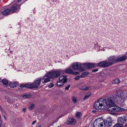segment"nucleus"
Returning a JSON list of instances; mask_svg holds the SVG:
<instances>
[{
    "mask_svg": "<svg viewBox=\"0 0 127 127\" xmlns=\"http://www.w3.org/2000/svg\"><path fill=\"white\" fill-rule=\"evenodd\" d=\"M113 103L109 97L105 98H100L94 104V107L96 109H105L108 105H109Z\"/></svg>",
    "mask_w": 127,
    "mask_h": 127,
    "instance_id": "f257e3e1",
    "label": "nucleus"
},
{
    "mask_svg": "<svg viewBox=\"0 0 127 127\" xmlns=\"http://www.w3.org/2000/svg\"><path fill=\"white\" fill-rule=\"evenodd\" d=\"M127 118L126 116H124L120 117L118 119L117 123L113 127H123V125L126 122Z\"/></svg>",
    "mask_w": 127,
    "mask_h": 127,
    "instance_id": "f03ea898",
    "label": "nucleus"
},
{
    "mask_svg": "<svg viewBox=\"0 0 127 127\" xmlns=\"http://www.w3.org/2000/svg\"><path fill=\"white\" fill-rule=\"evenodd\" d=\"M127 92L123 91L122 93H118L117 92L115 96L114 99L116 101H118L120 100V99H124L127 96L126 94Z\"/></svg>",
    "mask_w": 127,
    "mask_h": 127,
    "instance_id": "7ed1b4c3",
    "label": "nucleus"
},
{
    "mask_svg": "<svg viewBox=\"0 0 127 127\" xmlns=\"http://www.w3.org/2000/svg\"><path fill=\"white\" fill-rule=\"evenodd\" d=\"M72 68L73 70H79L80 71H85L84 69L81 67V65L80 63L79 62L73 63L72 65Z\"/></svg>",
    "mask_w": 127,
    "mask_h": 127,
    "instance_id": "20e7f679",
    "label": "nucleus"
},
{
    "mask_svg": "<svg viewBox=\"0 0 127 127\" xmlns=\"http://www.w3.org/2000/svg\"><path fill=\"white\" fill-rule=\"evenodd\" d=\"M103 121L102 118H98L95 121L94 123V126L95 127H103Z\"/></svg>",
    "mask_w": 127,
    "mask_h": 127,
    "instance_id": "39448f33",
    "label": "nucleus"
},
{
    "mask_svg": "<svg viewBox=\"0 0 127 127\" xmlns=\"http://www.w3.org/2000/svg\"><path fill=\"white\" fill-rule=\"evenodd\" d=\"M20 8V5H19L18 4L15 3L13 4L9 9L11 12L14 13L19 11Z\"/></svg>",
    "mask_w": 127,
    "mask_h": 127,
    "instance_id": "423d86ee",
    "label": "nucleus"
},
{
    "mask_svg": "<svg viewBox=\"0 0 127 127\" xmlns=\"http://www.w3.org/2000/svg\"><path fill=\"white\" fill-rule=\"evenodd\" d=\"M64 73V71L61 69H59L56 71H53L54 77H58L60 74L62 75Z\"/></svg>",
    "mask_w": 127,
    "mask_h": 127,
    "instance_id": "0eeeda50",
    "label": "nucleus"
},
{
    "mask_svg": "<svg viewBox=\"0 0 127 127\" xmlns=\"http://www.w3.org/2000/svg\"><path fill=\"white\" fill-rule=\"evenodd\" d=\"M116 59L114 56H111L108 58V63L109 65L111 66L114 64L117 63L116 61Z\"/></svg>",
    "mask_w": 127,
    "mask_h": 127,
    "instance_id": "6e6552de",
    "label": "nucleus"
},
{
    "mask_svg": "<svg viewBox=\"0 0 127 127\" xmlns=\"http://www.w3.org/2000/svg\"><path fill=\"white\" fill-rule=\"evenodd\" d=\"M108 62L105 61L96 63V67H106L110 66Z\"/></svg>",
    "mask_w": 127,
    "mask_h": 127,
    "instance_id": "1a4fd4ad",
    "label": "nucleus"
},
{
    "mask_svg": "<svg viewBox=\"0 0 127 127\" xmlns=\"http://www.w3.org/2000/svg\"><path fill=\"white\" fill-rule=\"evenodd\" d=\"M112 120L110 118L107 119L106 120L103 121V127H109L112 125Z\"/></svg>",
    "mask_w": 127,
    "mask_h": 127,
    "instance_id": "9d476101",
    "label": "nucleus"
},
{
    "mask_svg": "<svg viewBox=\"0 0 127 127\" xmlns=\"http://www.w3.org/2000/svg\"><path fill=\"white\" fill-rule=\"evenodd\" d=\"M82 65L88 69H92L96 67V63H83Z\"/></svg>",
    "mask_w": 127,
    "mask_h": 127,
    "instance_id": "9b49d317",
    "label": "nucleus"
},
{
    "mask_svg": "<svg viewBox=\"0 0 127 127\" xmlns=\"http://www.w3.org/2000/svg\"><path fill=\"white\" fill-rule=\"evenodd\" d=\"M118 108H119V107L115 106H109L107 109L108 111H109L117 112L119 111Z\"/></svg>",
    "mask_w": 127,
    "mask_h": 127,
    "instance_id": "f8f14e48",
    "label": "nucleus"
},
{
    "mask_svg": "<svg viewBox=\"0 0 127 127\" xmlns=\"http://www.w3.org/2000/svg\"><path fill=\"white\" fill-rule=\"evenodd\" d=\"M75 120L72 118H68L66 122V124L68 125H72L75 123Z\"/></svg>",
    "mask_w": 127,
    "mask_h": 127,
    "instance_id": "ddd939ff",
    "label": "nucleus"
},
{
    "mask_svg": "<svg viewBox=\"0 0 127 127\" xmlns=\"http://www.w3.org/2000/svg\"><path fill=\"white\" fill-rule=\"evenodd\" d=\"M40 79L38 78H36L34 80L33 84L34 86H36L37 87V88H38V86H39L40 84Z\"/></svg>",
    "mask_w": 127,
    "mask_h": 127,
    "instance_id": "4468645a",
    "label": "nucleus"
},
{
    "mask_svg": "<svg viewBox=\"0 0 127 127\" xmlns=\"http://www.w3.org/2000/svg\"><path fill=\"white\" fill-rule=\"evenodd\" d=\"M126 59V56H122L121 57H118L116 59V61L117 63L125 61Z\"/></svg>",
    "mask_w": 127,
    "mask_h": 127,
    "instance_id": "2eb2a0df",
    "label": "nucleus"
},
{
    "mask_svg": "<svg viewBox=\"0 0 127 127\" xmlns=\"http://www.w3.org/2000/svg\"><path fill=\"white\" fill-rule=\"evenodd\" d=\"M44 77H46L50 78H52L54 77V75L53 73V71L49 72L46 73L44 76Z\"/></svg>",
    "mask_w": 127,
    "mask_h": 127,
    "instance_id": "dca6fc26",
    "label": "nucleus"
},
{
    "mask_svg": "<svg viewBox=\"0 0 127 127\" xmlns=\"http://www.w3.org/2000/svg\"><path fill=\"white\" fill-rule=\"evenodd\" d=\"M18 82L17 81L14 82H11L9 83V86L11 88H13L17 86Z\"/></svg>",
    "mask_w": 127,
    "mask_h": 127,
    "instance_id": "f3484780",
    "label": "nucleus"
},
{
    "mask_svg": "<svg viewBox=\"0 0 127 127\" xmlns=\"http://www.w3.org/2000/svg\"><path fill=\"white\" fill-rule=\"evenodd\" d=\"M26 88H30L31 89H37V87L36 86H34L33 83H28L26 84Z\"/></svg>",
    "mask_w": 127,
    "mask_h": 127,
    "instance_id": "a211bd4d",
    "label": "nucleus"
},
{
    "mask_svg": "<svg viewBox=\"0 0 127 127\" xmlns=\"http://www.w3.org/2000/svg\"><path fill=\"white\" fill-rule=\"evenodd\" d=\"M10 12V10L9 9H7L3 10L2 12V13L3 15L6 16L8 15Z\"/></svg>",
    "mask_w": 127,
    "mask_h": 127,
    "instance_id": "6ab92c4d",
    "label": "nucleus"
},
{
    "mask_svg": "<svg viewBox=\"0 0 127 127\" xmlns=\"http://www.w3.org/2000/svg\"><path fill=\"white\" fill-rule=\"evenodd\" d=\"M66 76H62L59 79V80L61 81H63L64 83H65L67 81Z\"/></svg>",
    "mask_w": 127,
    "mask_h": 127,
    "instance_id": "aec40b11",
    "label": "nucleus"
},
{
    "mask_svg": "<svg viewBox=\"0 0 127 127\" xmlns=\"http://www.w3.org/2000/svg\"><path fill=\"white\" fill-rule=\"evenodd\" d=\"M121 82L120 80L118 78L115 79L111 81V83L113 84H119Z\"/></svg>",
    "mask_w": 127,
    "mask_h": 127,
    "instance_id": "412c9836",
    "label": "nucleus"
},
{
    "mask_svg": "<svg viewBox=\"0 0 127 127\" xmlns=\"http://www.w3.org/2000/svg\"><path fill=\"white\" fill-rule=\"evenodd\" d=\"M64 72H65L66 73L71 74H73L74 71H73L72 69L71 68H68L65 70L64 71Z\"/></svg>",
    "mask_w": 127,
    "mask_h": 127,
    "instance_id": "4be33fe9",
    "label": "nucleus"
},
{
    "mask_svg": "<svg viewBox=\"0 0 127 127\" xmlns=\"http://www.w3.org/2000/svg\"><path fill=\"white\" fill-rule=\"evenodd\" d=\"M9 81L5 79H3L2 81V83L4 85L6 86L8 85Z\"/></svg>",
    "mask_w": 127,
    "mask_h": 127,
    "instance_id": "5701e85b",
    "label": "nucleus"
},
{
    "mask_svg": "<svg viewBox=\"0 0 127 127\" xmlns=\"http://www.w3.org/2000/svg\"><path fill=\"white\" fill-rule=\"evenodd\" d=\"M89 73V72L87 71L85 72L82 73L80 76L81 78H84L86 77Z\"/></svg>",
    "mask_w": 127,
    "mask_h": 127,
    "instance_id": "b1692460",
    "label": "nucleus"
},
{
    "mask_svg": "<svg viewBox=\"0 0 127 127\" xmlns=\"http://www.w3.org/2000/svg\"><path fill=\"white\" fill-rule=\"evenodd\" d=\"M90 87H87L86 86H83L80 88L81 90H87L89 89Z\"/></svg>",
    "mask_w": 127,
    "mask_h": 127,
    "instance_id": "393cba45",
    "label": "nucleus"
},
{
    "mask_svg": "<svg viewBox=\"0 0 127 127\" xmlns=\"http://www.w3.org/2000/svg\"><path fill=\"white\" fill-rule=\"evenodd\" d=\"M64 83L63 81H58L57 82V85L58 86H62L64 85Z\"/></svg>",
    "mask_w": 127,
    "mask_h": 127,
    "instance_id": "a878e982",
    "label": "nucleus"
},
{
    "mask_svg": "<svg viewBox=\"0 0 127 127\" xmlns=\"http://www.w3.org/2000/svg\"><path fill=\"white\" fill-rule=\"evenodd\" d=\"M23 96L25 98H29L31 97V95L30 94H25L23 95Z\"/></svg>",
    "mask_w": 127,
    "mask_h": 127,
    "instance_id": "bb28decb",
    "label": "nucleus"
},
{
    "mask_svg": "<svg viewBox=\"0 0 127 127\" xmlns=\"http://www.w3.org/2000/svg\"><path fill=\"white\" fill-rule=\"evenodd\" d=\"M90 95L91 94L90 93H88L87 94L84 98V100H86L87 99Z\"/></svg>",
    "mask_w": 127,
    "mask_h": 127,
    "instance_id": "cd10ccee",
    "label": "nucleus"
},
{
    "mask_svg": "<svg viewBox=\"0 0 127 127\" xmlns=\"http://www.w3.org/2000/svg\"><path fill=\"white\" fill-rule=\"evenodd\" d=\"M50 81V78H45L44 80L43 81H42L43 83H47L48 82Z\"/></svg>",
    "mask_w": 127,
    "mask_h": 127,
    "instance_id": "c85d7f7f",
    "label": "nucleus"
},
{
    "mask_svg": "<svg viewBox=\"0 0 127 127\" xmlns=\"http://www.w3.org/2000/svg\"><path fill=\"white\" fill-rule=\"evenodd\" d=\"M71 99L74 103H76L77 102V100L76 99V97H72L71 98Z\"/></svg>",
    "mask_w": 127,
    "mask_h": 127,
    "instance_id": "c756f323",
    "label": "nucleus"
},
{
    "mask_svg": "<svg viewBox=\"0 0 127 127\" xmlns=\"http://www.w3.org/2000/svg\"><path fill=\"white\" fill-rule=\"evenodd\" d=\"M19 104L18 103H16L14 104L13 105V107L15 109H17L19 106Z\"/></svg>",
    "mask_w": 127,
    "mask_h": 127,
    "instance_id": "7c9ffc66",
    "label": "nucleus"
},
{
    "mask_svg": "<svg viewBox=\"0 0 127 127\" xmlns=\"http://www.w3.org/2000/svg\"><path fill=\"white\" fill-rule=\"evenodd\" d=\"M81 114V113L80 112H77L76 114V116L77 118H79L80 117Z\"/></svg>",
    "mask_w": 127,
    "mask_h": 127,
    "instance_id": "2f4dec72",
    "label": "nucleus"
},
{
    "mask_svg": "<svg viewBox=\"0 0 127 127\" xmlns=\"http://www.w3.org/2000/svg\"><path fill=\"white\" fill-rule=\"evenodd\" d=\"M119 110V111H117L118 112L119 111H123L126 110V109H124L123 108H121L119 107V108H118V109Z\"/></svg>",
    "mask_w": 127,
    "mask_h": 127,
    "instance_id": "473e14b6",
    "label": "nucleus"
},
{
    "mask_svg": "<svg viewBox=\"0 0 127 127\" xmlns=\"http://www.w3.org/2000/svg\"><path fill=\"white\" fill-rule=\"evenodd\" d=\"M34 106V105L33 104H30L29 107V108L30 109H32Z\"/></svg>",
    "mask_w": 127,
    "mask_h": 127,
    "instance_id": "72a5a7b5",
    "label": "nucleus"
},
{
    "mask_svg": "<svg viewBox=\"0 0 127 127\" xmlns=\"http://www.w3.org/2000/svg\"><path fill=\"white\" fill-rule=\"evenodd\" d=\"M54 85V84L53 83L50 84L48 86V87L49 88H50L53 87Z\"/></svg>",
    "mask_w": 127,
    "mask_h": 127,
    "instance_id": "f704fd0d",
    "label": "nucleus"
},
{
    "mask_svg": "<svg viewBox=\"0 0 127 127\" xmlns=\"http://www.w3.org/2000/svg\"><path fill=\"white\" fill-rule=\"evenodd\" d=\"M70 87V84H68L67 86L65 87V89L66 90H68L69 89V88Z\"/></svg>",
    "mask_w": 127,
    "mask_h": 127,
    "instance_id": "c9c22d12",
    "label": "nucleus"
},
{
    "mask_svg": "<svg viewBox=\"0 0 127 127\" xmlns=\"http://www.w3.org/2000/svg\"><path fill=\"white\" fill-rule=\"evenodd\" d=\"M45 77H44V76L43 77H41H41H39V78H40V82L41 81H42H42H43V80H44V79H45Z\"/></svg>",
    "mask_w": 127,
    "mask_h": 127,
    "instance_id": "e433bc0d",
    "label": "nucleus"
},
{
    "mask_svg": "<svg viewBox=\"0 0 127 127\" xmlns=\"http://www.w3.org/2000/svg\"><path fill=\"white\" fill-rule=\"evenodd\" d=\"M20 87L21 88L26 87V84L21 85H20Z\"/></svg>",
    "mask_w": 127,
    "mask_h": 127,
    "instance_id": "4c0bfd02",
    "label": "nucleus"
},
{
    "mask_svg": "<svg viewBox=\"0 0 127 127\" xmlns=\"http://www.w3.org/2000/svg\"><path fill=\"white\" fill-rule=\"evenodd\" d=\"M80 77L79 76H78L75 77L74 78V79L75 80H78Z\"/></svg>",
    "mask_w": 127,
    "mask_h": 127,
    "instance_id": "58836bf2",
    "label": "nucleus"
},
{
    "mask_svg": "<svg viewBox=\"0 0 127 127\" xmlns=\"http://www.w3.org/2000/svg\"><path fill=\"white\" fill-rule=\"evenodd\" d=\"M99 45L98 43H96L95 44V47L96 48V47H98Z\"/></svg>",
    "mask_w": 127,
    "mask_h": 127,
    "instance_id": "ea45409f",
    "label": "nucleus"
},
{
    "mask_svg": "<svg viewBox=\"0 0 127 127\" xmlns=\"http://www.w3.org/2000/svg\"><path fill=\"white\" fill-rule=\"evenodd\" d=\"M98 71V69H93L92 70V71L93 72H95L97 71Z\"/></svg>",
    "mask_w": 127,
    "mask_h": 127,
    "instance_id": "a19ab883",
    "label": "nucleus"
},
{
    "mask_svg": "<svg viewBox=\"0 0 127 127\" xmlns=\"http://www.w3.org/2000/svg\"><path fill=\"white\" fill-rule=\"evenodd\" d=\"M112 73L111 71H110L109 73H107V75L109 76H111Z\"/></svg>",
    "mask_w": 127,
    "mask_h": 127,
    "instance_id": "79ce46f5",
    "label": "nucleus"
},
{
    "mask_svg": "<svg viewBox=\"0 0 127 127\" xmlns=\"http://www.w3.org/2000/svg\"><path fill=\"white\" fill-rule=\"evenodd\" d=\"M2 124V120L1 119H0V127H1V126Z\"/></svg>",
    "mask_w": 127,
    "mask_h": 127,
    "instance_id": "37998d69",
    "label": "nucleus"
},
{
    "mask_svg": "<svg viewBox=\"0 0 127 127\" xmlns=\"http://www.w3.org/2000/svg\"><path fill=\"white\" fill-rule=\"evenodd\" d=\"M26 109L25 108H23L22 109V111H23L24 112H25L26 111Z\"/></svg>",
    "mask_w": 127,
    "mask_h": 127,
    "instance_id": "c03bdc74",
    "label": "nucleus"
},
{
    "mask_svg": "<svg viewBox=\"0 0 127 127\" xmlns=\"http://www.w3.org/2000/svg\"><path fill=\"white\" fill-rule=\"evenodd\" d=\"M36 122V121H35L33 122H32V125H34L35 123Z\"/></svg>",
    "mask_w": 127,
    "mask_h": 127,
    "instance_id": "a18cd8bd",
    "label": "nucleus"
},
{
    "mask_svg": "<svg viewBox=\"0 0 127 127\" xmlns=\"http://www.w3.org/2000/svg\"><path fill=\"white\" fill-rule=\"evenodd\" d=\"M79 73V72H74V74H73L76 75L77 74Z\"/></svg>",
    "mask_w": 127,
    "mask_h": 127,
    "instance_id": "49530a36",
    "label": "nucleus"
},
{
    "mask_svg": "<svg viewBox=\"0 0 127 127\" xmlns=\"http://www.w3.org/2000/svg\"><path fill=\"white\" fill-rule=\"evenodd\" d=\"M93 113H96V111L95 110H93Z\"/></svg>",
    "mask_w": 127,
    "mask_h": 127,
    "instance_id": "de8ad7c7",
    "label": "nucleus"
},
{
    "mask_svg": "<svg viewBox=\"0 0 127 127\" xmlns=\"http://www.w3.org/2000/svg\"><path fill=\"white\" fill-rule=\"evenodd\" d=\"M63 116V115H61V116H60L59 117V118H61V117H62V116Z\"/></svg>",
    "mask_w": 127,
    "mask_h": 127,
    "instance_id": "09e8293b",
    "label": "nucleus"
},
{
    "mask_svg": "<svg viewBox=\"0 0 127 127\" xmlns=\"http://www.w3.org/2000/svg\"><path fill=\"white\" fill-rule=\"evenodd\" d=\"M21 0H18V2H20Z\"/></svg>",
    "mask_w": 127,
    "mask_h": 127,
    "instance_id": "8fccbe9b",
    "label": "nucleus"
},
{
    "mask_svg": "<svg viewBox=\"0 0 127 127\" xmlns=\"http://www.w3.org/2000/svg\"><path fill=\"white\" fill-rule=\"evenodd\" d=\"M41 127V125H39L38 126V127Z\"/></svg>",
    "mask_w": 127,
    "mask_h": 127,
    "instance_id": "3c124183",
    "label": "nucleus"
},
{
    "mask_svg": "<svg viewBox=\"0 0 127 127\" xmlns=\"http://www.w3.org/2000/svg\"><path fill=\"white\" fill-rule=\"evenodd\" d=\"M10 52L11 53H12V51H10Z\"/></svg>",
    "mask_w": 127,
    "mask_h": 127,
    "instance_id": "603ef678",
    "label": "nucleus"
},
{
    "mask_svg": "<svg viewBox=\"0 0 127 127\" xmlns=\"http://www.w3.org/2000/svg\"><path fill=\"white\" fill-rule=\"evenodd\" d=\"M98 47H100V46L99 45V46H98Z\"/></svg>",
    "mask_w": 127,
    "mask_h": 127,
    "instance_id": "864d4df0",
    "label": "nucleus"
},
{
    "mask_svg": "<svg viewBox=\"0 0 127 127\" xmlns=\"http://www.w3.org/2000/svg\"><path fill=\"white\" fill-rule=\"evenodd\" d=\"M4 118L5 119H5H6V118H5V116H4Z\"/></svg>",
    "mask_w": 127,
    "mask_h": 127,
    "instance_id": "5fc2aeb1",
    "label": "nucleus"
},
{
    "mask_svg": "<svg viewBox=\"0 0 127 127\" xmlns=\"http://www.w3.org/2000/svg\"><path fill=\"white\" fill-rule=\"evenodd\" d=\"M105 50V49H103V51H104Z\"/></svg>",
    "mask_w": 127,
    "mask_h": 127,
    "instance_id": "6e6d98bb",
    "label": "nucleus"
},
{
    "mask_svg": "<svg viewBox=\"0 0 127 127\" xmlns=\"http://www.w3.org/2000/svg\"><path fill=\"white\" fill-rule=\"evenodd\" d=\"M127 125V124H126V125Z\"/></svg>",
    "mask_w": 127,
    "mask_h": 127,
    "instance_id": "4d7b16f0",
    "label": "nucleus"
},
{
    "mask_svg": "<svg viewBox=\"0 0 127 127\" xmlns=\"http://www.w3.org/2000/svg\"><path fill=\"white\" fill-rule=\"evenodd\" d=\"M58 127H59V126H58Z\"/></svg>",
    "mask_w": 127,
    "mask_h": 127,
    "instance_id": "13d9d810",
    "label": "nucleus"
}]
</instances>
